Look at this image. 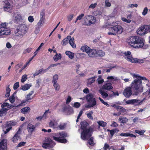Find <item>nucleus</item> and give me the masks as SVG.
<instances>
[{
    "label": "nucleus",
    "instance_id": "nucleus-1",
    "mask_svg": "<svg viewBox=\"0 0 150 150\" xmlns=\"http://www.w3.org/2000/svg\"><path fill=\"white\" fill-rule=\"evenodd\" d=\"M134 79L132 82V95L138 96L143 92L144 87L142 84V80L149 82V81L145 77H142L138 74L132 75Z\"/></svg>",
    "mask_w": 150,
    "mask_h": 150
},
{
    "label": "nucleus",
    "instance_id": "nucleus-2",
    "mask_svg": "<svg viewBox=\"0 0 150 150\" xmlns=\"http://www.w3.org/2000/svg\"><path fill=\"white\" fill-rule=\"evenodd\" d=\"M132 44V47L135 48H142L143 49H146L148 47V45H144L143 39L142 38L137 36H133Z\"/></svg>",
    "mask_w": 150,
    "mask_h": 150
},
{
    "label": "nucleus",
    "instance_id": "nucleus-3",
    "mask_svg": "<svg viewBox=\"0 0 150 150\" xmlns=\"http://www.w3.org/2000/svg\"><path fill=\"white\" fill-rule=\"evenodd\" d=\"M95 125H92L87 129L82 130L81 134V138L83 140H87L92 136Z\"/></svg>",
    "mask_w": 150,
    "mask_h": 150
},
{
    "label": "nucleus",
    "instance_id": "nucleus-4",
    "mask_svg": "<svg viewBox=\"0 0 150 150\" xmlns=\"http://www.w3.org/2000/svg\"><path fill=\"white\" fill-rule=\"evenodd\" d=\"M28 28L25 24H20L17 26L14 30L15 35L17 36H21L24 35L27 32Z\"/></svg>",
    "mask_w": 150,
    "mask_h": 150
},
{
    "label": "nucleus",
    "instance_id": "nucleus-5",
    "mask_svg": "<svg viewBox=\"0 0 150 150\" xmlns=\"http://www.w3.org/2000/svg\"><path fill=\"white\" fill-rule=\"evenodd\" d=\"M109 30L110 32L108 33V35H115L117 34H121L123 30L121 26L115 24L109 28Z\"/></svg>",
    "mask_w": 150,
    "mask_h": 150
},
{
    "label": "nucleus",
    "instance_id": "nucleus-6",
    "mask_svg": "<svg viewBox=\"0 0 150 150\" xmlns=\"http://www.w3.org/2000/svg\"><path fill=\"white\" fill-rule=\"evenodd\" d=\"M8 23L6 22L2 23L0 25V38L4 35H8L11 33L9 27L7 26Z\"/></svg>",
    "mask_w": 150,
    "mask_h": 150
},
{
    "label": "nucleus",
    "instance_id": "nucleus-7",
    "mask_svg": "<svg viewBox=\"0 0 150 150\" xmlns=\"http://www.w3.org/2000/svg\"><path fill=\"white\" fill-rule=\"evenodd\" d=\"M81 50L83 52H86L90 57H97V50L91 49L86 45L82 46L81 48Z\"/></svg>",
    "mask_w": 150,
    "mask_h": 150
},
{
    "label": "nucleus",
    "instance_id": "nucleus-8",
    "mask_svg": "<svg viewBox=\"0 0 150 150\" xmlns=\"http://www.w3.org/2000/svg\"><path fill=\"white\" fill-rule=\"evenodd\" d=\"M69 42L73 48H75L76 45L74 43V38H71V37L70 36H68L64 39L61 42V44L63 46L65 45Z\"/></svg>",
    "mask_w": 150,
    "mask_h": 150
},
{
    "label": "nucleus",
    "instance_id": "nucleus-9",
    "mask_svg": "<svg viewBox=\"0 0 150 150\" xmlns=\"http://www.w3.org/2000/svg\"><path fill=\"white\" fill-rule=\"evenodd\" d=\"M149 29V25H144L138 28L137 31V32L138 35H143L148 33Z\"/></svg>",
    "mask_w": 150,
    "mask_h": 150
},
{
    "label": "nucleus",
    "instance_id": "nucleus-10",
    "mask_svg": "<svg viewBox=\"0 0 150 150\" xmlns=\"http://www.w3.org/2000/svg\"><path fill=\"white\" fill-rule=\"evenodd\" d=\"M45 139V141L47 143H44L42 145V147L44 149L52 148L55 144L54 142L50 138H46Z\"/></svg>",
    "mask_w": 150,
    "mask_h": 150
},
{
    "label": "nucleus",
    "instance_id": "nucleus-11",
    "mask_svg": "<svg viewBox=\"0 0 150 150\" xmlns=\"http://www.w3.org/2000/svg\"><path fill=\"white\" fill-rule=\"evenodd\" d=\"M58 79V76L57 74H55L53 77L52 83L55 90L58 91L60 88V86L57 83Z\"/></svg>",
    "mask_w": 150,
    "mask_h": 150
},
{
    "label": "nucleus",
    "instance_id": "nucleus-12",
    "mask_svg": "<svg viewBox=\"0 0 150 150\" xmlns=\"http://www.w3.org/2000/svg\"><path fill=\"white\" fill-rule=\"evenodd\" d=\"M10 0H6L4 2L3 8L4 11H8L11 7Z\"/></svg>",
    "mask_w": 150,
    "mask_h": 150
},
{
    "label": "nucleus",
    "instance_id": "nucleus-13",
    "mask_svg": "<svg viewBox=\"0 0 150 150\" xmlns=\"http://www.w3.org/2000/svg\"><path fill=\"white\" fill-rule=\"evenodd\" d=\"M16 125V123L12 121L7 122L6 127H7V128L6 129V131H4V134H6L8 132L12 129V127L15 125Z\"/></svg>",
    "mask_w": 150,
    "mask_h": 150
},
{
    "label": "nucleus",
    "instance_id": "nucleus-14",
    "mask_svg": "<svg viewBox=\"0 0 150 150\" xmlns=\"http://www.w3.org/2000/svg\"><path fill=\"white\" fill-rule=\"evenodd\" d=\"M93 95L91 93H89L86 97V99L87 101L89 103H92L95 102V104H96V100L95 98H94Z\"/></svg>",
    "mask_w": 150,
    "mask_h": 150
},
{
    "label": "nucleus",
    "instance_id": "nucleus-15",
    "mask_svg": "<svg viewBox=\"0 0 150 150\" xmlns=\"http://www.w3.org/2000/svg\"><path fill=\"white\" fill-rule=\"evenodd\" d=\"M123 94L126 97H129L131 95V87L126 88L123 92Z\"/></svg>",
    "mask_w": 150,
    "mask_h": 150
},
{
    "label": "nucleus",
    "instance_id": "nucleus-16",
    "mask_svg": "<svg viewBox=\"0 0 150 150\" xmlns=\"http://www.w3.org/2000/svg\"><path fill=\"white\" fill-rule=\"evenodd\" d=\"M7 140L3 139L0 143V150H7Z\"/></svg>",
    "mask_w": 150,
    "mask_h": 150
},
{
    "label": "nucleus",
    "instance_id": "nucleus-17",
    "mask_svg": "<svg viewBox=\"0 0 150 150\" xmlns=\"http://www.w3.org/2000/svg\"><path fill=\"white\" fill-rule=\"evenodd\" d=\"M53 139L54 140L59 143H67V140L66 139L61 138V137H57L53 136Z\"/></svg>",
    "mask_w": 150,
    "mask_h": 150
},
{
    "label": "nucleus",
    "instance_id": "nucleus-18",
    "mask_svg": "<svg viewBox=\"0 0 150 150\" xmlns=\"http://www.w3.org/2000/svg\"><path fill=\"white\" fill-rule=\"evenodd\" d=\"M80 125H81V128L82 130L87 129L89 127H88L89 123L85 121L81 122L80 123Z\"/></svg>",
    "mask_w": 150,
    "mask_h": 150
},
{
    "label": "nucleus",
    "instance_id": "nucleus-19",
    "mask_svg": "<svg viewBox=\"0 0 150 150\" xmlns=\"http://www.w3.org/2000/svg\"><path fill=\"white\" fill-rule=\"evenodd\" d=\"M123 53L124 54L123 55L124 57L127 60L131 62V57L130 56V55L131 53V52L128 51L127 52H125Z\"/></svg>",
    "mask_w": 150,
    "mask_h": 150
},
{
    "label": "nucleus",
    "instance_id": "nucleus-20",
    "mask_svg": "<svg viewBox=\"0 0 150 150\" xmlns=\"http://www.w3.org/2000/svg\"><path fill=\"white\" fill-rule=\"evenodd\" d=\"M145 98H144L141 101L137 99H132V104L134 105L135 106L140 105L142 103L143 101L145 99Z\"/></svg>",
    "mask_w": 150,
    "mask_h": 150
},
{
    "label": "nucleus",
    "instance_id": "nucleus-21",
    "mask_svg": "<svg viewBox=\"0 0 150 150\" xmlns=\"http://www.w3.org/2000/svg\"><path fill=\"white\" fill-rule=\"evenodd\" d=\"M103 88L107 90H110L112 89L113 87L112 86V84L110 83H106L103 86Z\"/></svg>",
    "mask_w": 150,
    "mask_h": 150
},
{
    "label": "nucleus",
    "instance_id": "nucleus-22",
    "mask_svg": "<svg viewBox=\"0 0 150 150\" xmlns=\"http://www.w3.org/2000/svg\"><path fill=\"white\" fill-rule=\"evenodd\" d=\"M35 127L34 125L31 123H29L27 126L28 132L30 133L33 132L35 129Z\"/></svg>",
    "mask_w": 150,
    "mask_h": 150
},
{
    "label": "nucleus",
    "instance_id": "nucleus-23",
    "mask_svg": "<svg viewBox=\"0 0 150 150\" xmlns=\"http://www.w3.org/2000/svg\"><path fill=\"white\" fill-rule=\"evenodd\" d=\"M21 18V15L16 14L15 15L14 21L15 23H18L20 21Z\"/></svg>",
    "mask_w": 150,
    "mask_h": 150
},
{
    "label": "nucleus",
    "instance_id": "nucleus-24",
    "mask_svg": "<svg viewBox=\"0 0 150 150\" xmlns=\"http://www.w3.org/2000/svg\"><path fill=\"white\" fill-rule=\"evenodd\" d=\"M18 131L15 134L13 137L12 138V141L14 143H16L17 142L18 139L20 138V136L18 133Z\"/></svg>",
    "mask_w": 150,
    "mask_h": 150
},
{
    "label": "nucleus",
    "instance_id": "nucleus-25",
    "mask_svg": "<svg viewBox=\"0 0 150 150\" xmlns=\"http://www.w3.org/2000/svg\"><path fill=\"white\" fill-rule=\"evenodd\" d=\"M31 85L29 84H26L21 86V88L23 91H26L30 88Z\"/></svg>",
    "mask_w": 150,
    "mask_h": 150
},
{
    "label": "nucleus",
    "instance_id": "nucleus-26",
    "mask_svg": "<svg viewBox=\"0 0 150 150\" xmlns=\"http://www.w3.org/2000/svg\"><path fill=\"white\" fill-rule=\"evenodd\" d=\"M16 92H15L13 93L9 97V100L10 103H13L15 101V95L16 94Z\"/></svg>",
    "mask_w": 150,
    "mask_h": 150
},
{
    "label": "nucleus",
    "instance_id": "nucleus-27",
    "mask_svg": "<svg viewBox=\"0 0 150 150\" xmlns=\"http://www.w3.org/2000/svg\"><path fill=\"white\" fill-rule=\"evenodd\" d=\"M107 79L110 80V81L112 83L115 82L118 80L117 77H114L113 76H108L107 77Z\"/></svg>",
    "mask_w": 150,
    "mask_h": 150
},
{
    "label": "nucleus",
    "instance_id": "nucleus-28",
    "mask_svg": "<svg viewBox=\"0 0 150 150\" xmlns=\"http://www.w3.org/2000/svg\"><path fill=\"white\" fill-rule=\"evenodd\" d=\"M30 108L29 107H26L21 109V111L22 113L25 114L28 112H30Z\"/></svg>",
    "mask_w": 150,
    "mask_h": 150
},
{
    "label": "nucleus",
    "instance_id": "nucleus-29",
    "mask_svg": "<svg viewBox=\"0 0 150 150\" xmlns=\"http://www.w3.org/2000/svg\"><path fill=\"white\" fill-rule=\"evenodd\" d=\"M69 111L71 112H73V110L72 108H71V107L69 106H65L63 107L62 108V111L64 112H66L67 111Z\"/></svg>",
    "mask_w": 150,
    "mask_h": 150
},
{
    "label": "nucleus",
    "instance_id": "nucleus-30",
    "mask_svg": "<svg viewBox=\"0 0 150 150\" xmlns=\"http://www.w3.org/2000/svg\"><path fill=\"white\" fill-rule=\"evenodd\" d=\"M119 120L121 123H126L128 120V119L126 117L122 116H120L119 118Z\"/></svg>",
    "mask_w": 150,
    "mask_h": 150
},
{
    "label": "nucleus",
    "instance_id": "nucleus-31",
    "mask_svg": "<svg viewBox=\"0 0 150 150\" xmlns=\"http://www.w3.org/2000/svg\"><path fill=\"white\" fill-rule=\"evenodd\" d=\"M61 58V54H58L57 53H56V54L53 57V59L55 62H57L58 60L60 59Z\"/></svg>",
    "mask_w": 150,
    "mask_h": 150
},
{
    "label": "nucleus",
    "instance_id": "nucleus-32",
    "mask_svg": "<svg viewBox=\"0 0 150 150\" xmlns=\"http://www.w3.org/2000/svg\"><path fill=\"white\" fill-rule=\"evenodd\" d=\"M91 20H89L88 23H87V25H90L91 24H94L96 22V20L93 16H91Z\"/></svg>",
    "mask_w": 150,
    "mask_h": 150
},
{
    "label": "nucleus",
    "instance_id": "nucleus-33",
    "mask_svg": "<svg viewBox=\"0 0 150 150\" xmlns=\"http://www.w3.org/2000/svg\"><path fill=\"white\" fill-rule=\"evenodd\" d=\"M65 54L68 56L71 59L73 58L74 55V53L68 51H66L65 52Z\"/></svg>",
    "mask_w": 150,
    "mask_h": 150
},
{
    "label": "nucleus",
    "instance_id": "nucleus-34",
    "mask_svg": "<svg viewBox=\"0 0 150 150\" xmlns=\"http://www.w3.org/2000/svg\"><path fill=\"white\" fill-rule=\"evenodd\" d=\"M96 53H97V57H102L105 54V52L101 50H97Z\"/></svg>",
    "mask_w": 150,
    "mask_h": 150
},
{
    "label": "nucleus",
    "instance_id": "nucleus-35",
    "mask_svg": "<svg viewBox=\"0 0 150 150\" xmlns=\"http://www.w3.org/2000/svg\"><path fill=\"white\" fill-rule=\"evenodd\" d=\"M94 138L93 137H91L87 140L89 144L92 146H93L94 145Z\"/></svg>",
    "mask_w": 150,
    "mask_h": 150
},
{
    "label": "nucleus",
    "instance_id": "nucleus-36",
    "mask_svg": "<svg viewBox=\"0 0 150 150\" xmlns=\"http://www.w3.org/2000/svg\"><path fill=\"white\" fill-rule=\"evenodd\" d=\"M9 85H8L6 88L5 96L6 97H8L10 96V93L11 91V89L9 88Z\"/></svg>",
    "mask_w": 150,
    "mask_h": 150
},
{
    "label": "nucleus",
    "instance_id": "nucleus-37",
    "mask_svg": "<svg viewBox=\"0 0 150 150\" xmlns=\"http://www.w3.org/2000/svg\"><path fill=\"white\" fill-rule=\"evenodd\" d=\"M143 61L137 58H134L132 57V63H141L143 62Z\"/></svg>",
    "mask_w": 150,
    "mask_h": 150
},
{
    "label": "nucleus",
    "instance_id": "nucleus-38",
    "mask_svg": "<svg viewBox=\"0 0 150 150\" xmlns=\"http://www.w3.org/2000/svg\"><path fill=\"white\" fill-rule=\"evenodd\" d=\"M95 78L96 77L94 76L88 79V83L89 85H91L92 83H94L95 81Z\"/></svg>",
    "mask_w": 150,
    "mask_h": 150
},
{
    "label": "nucleus",
    "instance_id": "nucleus-39",
    "mask_svg": "<svg viewBox=\"0 0 150 150\" xmlns=\"http://www.w3.org/2000/svg\"><path fill=\"white\" fill-rule=\"evenodd\" d=\"M118 107L117 110L119 111V112H120L121 113L122 112L124 113L125 112L126 110L124 108L120 106H119Z\"/></svg>",
    "mask_w": 150,
    "mask_h": 150
},
{
    "label": "nucleus",
    "instance_id": "nucleus-40",
    "mask_svg": "<svg viewBox=\"0 0 150 150\" xmlns=\"http://www.w3.org/2000/svg\"><path fill=\"white\" fill-rule=\"evenodd\" d=\"M98 124L100 126L102 127H105L107 125V123L106 122L103 121H99L97 122Z\"/></svg>",
    "mask_w": 150,
    "mask_h": 150
},
{
    "label": "nucleus",
    "instance_id": "nucleus-41",
    "mask_svg": "<svg viewBox=\"0 0 150 150\" xmlns=\"http://www.w3.org/2000/svg\"><path fill=\"white\" fill-rule=\"evenodd\" d=\"M116 130H117V131H119V130L118 129H111V130L107 129V131L110 132V134L111 135V137H112L114 135V134L115 133Z\"/></svg>",
    "mask_w": 150,
    "mask_h": 150
},
{
    "label": "nucleus",
    "instance_id": "nucleus-42",
    "mask_svg": "<svg viewBox=\"0 0 150 150\" xmlns=\"http://www.w3.org/2000/svg\"><path fill=\"white\" fill-rule=\"evenodd\" d=\"M59 135L60 136L61 138H65L66 137H67V133L64 132H62L59 133Z\"/></svg>",
    "mask_w": 150,
    "mask_h": 150
},
{
    "label": "nucleus",
    "instance_id": "nucleus-43",
    "mask_svg": "<svg viewBox=\"0 0 150 150\" xmlns=\"http://www.w3.org/2000/svg\"><path fill=\"white\" fill-rule=\"evenodd\" d=\"M97 81L98 84H101L104 81V80L102 78V76L100 75L99 76Z\"/></svg>",
    "mask_w": 150,
    "mask_h": 150
},
{
    "label": "nucleus",
    "instance_id": "nucleus-44",
    "mask_svg": "<svg viewBox=\"0 0 150 150\" xmlns=\"http://www.w3.org/2000/svg\"><path fill=\"white\" fill-rule=\"evenodd\" d=\"M100 93L104 98H107L108 96V94L106 92L102 91H100Z\"/></svg>",
    "mask_w": 150,
    "mask_h": 150
},
{
    "label": "nucleus",
    "instance_id": "nucleus-45",
    "mask_svg": "<svg viewBox=\"0 0 150 150\" xmlns=\"http://www.w3.org/2000/svg\"><path fill=\"white\" fill-rule=\"evenodd\" d=\"M93 113V112L92 111H90L89 113L86 114L87 117L91 120H93V117L92 116V115Z\"/></svg>",
    "mask_w": 150,
    "mask_h": 150
},
{
    "label": "nucleus",
    "instance_id": "nucleus-46",
    "mask_svg": "<svg viewBox=\"0 0 150 150\" xmlns=\"http://www.w3.org/2000/svg\"><path fill=\"white\" fill-rule=\"evenodd\" d=\"M40 18L44 19H45V10H43L40 13Z\"/></svg>",
    "mask_w": 150,
    "mask_h": 150
},
{
    "label": "nucleus",
    "instance_id": "nucleus-47",
    "mask_svg": "<svg viewBox=\"0 0 150 150\" xmlns=\"http://www.w3.org/2000/svg\"><path fill=\"white\" fill-rule=\"evenodd\" d=\"M145 132V131L142 130L140 131L136 130H135V133H137L140 135H143Z\"/></svg>",
    "mask_w": 150,
    "mask_h": 150
},
{
    "label": "nucleus",
    "instance_id": "nucleus-48",
    "mask_svg": "<svg viewBox=\"0 0 150 150\" xmlns=\"http://www.w3.org/2000/svg\"><path fill=\"white\" fill-rule=\"evenodd\" d=\"M120 136L125 137H127L129 136L131 137V134L129 133H122L120 134Z\"/></svg>",
    "mask_w": 150,
    "mask_h": 150
},
{
    "label": "nucleus",
    "instance_id": "nucleus-49",
    "mask_svg": "<svg viewBox=\"0 0 150 150\" xmlns=\"http://www.w3.org/2000/svg\"><path fill=\"white\" fill-rule=\"evenodd\" d=\"M66 125L65 123L63 125L60 124L58 126V127L59 128L60 130H62L64 129L66 127Z\"/></svg>",
    "mask_w": 150,
    "mask_h": 150
},
{
    "label": "nucleus",
    "instance_id": "nucleus-50",
    "mask_svg": "<svg viewBox=\"0 0 150 150\" xmlns=\"http://www.w3.org/2000/svg\"><path fill=\"white\" fill-rule=\"evenodd\" d=\"M19 82H17L15 83L14 84L13 86V88L14 90H16L19 87Z\"/></svg>",
    "mask_w": 150,
    "mask_h": 150
},
{
    "label": "nucleus",
    "instance_id": "nucleus-51",
    "mask_svg": "<svg viewBox=\"0 0 150 150\" xmlns=\"http://www.w3.org/2000/svg\"><path fill=\"white\" fill-rule=\"evenodd\" d=\"M48 69L47 68L46 69H44L43 68L41 69L38 70L39 72H40V74H44L45 73L47 70Z\"/></svg>",
    "mask_w": 150,
    "mask_h": 150
},
{
    "label": "nucleus",
    "instance_id": "nucleus-52",
    "mask_svg": "<svg viewBox=\"0 0 150 150\" xmlns=\"http://www.w3.org/2000/svg\"><path fill=\"white\" fill-rule=\"evenodd\" d=\"M32 49V48H28L24 50L23 53L24 54H26L27 53H29L31 52Z\"/></svg>",
    "mask_w": 150,
    "mask_h": 150
},
{
    "label": "nucleus",
    "instance_id": "nucleus-53",
    "mask_svg": "<svg viewBox=\"0 0 150 150\" xmlns=\"http://www.w3.org/2000/svg\"><path fill=\"white\" fill-rule=\"evenodd\" d=\"M27 76L26 75H23L22 77V79L21 81L22 82H24L27 79Z\"/></svg>",
    "mask_w": 150,
    "mask_h": 150
},
{
    "label": "nucleus",
    "instance_id": "nucleus-54",
    "mask_svg": "<svg viewBox=\"0 0 150 150\" xmlns=\"http://www.w3.org/2000/svg\"><path fill=\"white\" fill-rule=\"evenodd\" d=\"M90 104H88L85 106L86 108H91V107H93L95 106L96 104H95V102H94L93 103H89Z\"/></svg>",
    "mask_w": 150,
    "mask_h": 150
},
{
    "label": "nucleus",
    "instance_id": "nucleus-55",
    "mask_svg": "<svg viewBox=\"0 0 150 150\" xmlns=\"http://www.w3.org/2000/svg\"><path fill=\"white\" fill-rule=\"evenodd\" d=\"M148 11V9L147 8V7H145L144 8V9L143 11L142 12V15L144 16L146 15Z\"/></svg>",
    "mask_w": 150,
    "mask_h": 150
},
{
    "label": "nucleus",
    "instance_id": "nucleus-56",
    "mask_svg": "<svg viewBox=\"0 0 150 150\" xmlns=\"http://www.w3.org/2000/svg\"><path fill=\"white\" fill-rule=\"evenodd\" d=\"M122 21L124 22H125L127 23H130L131 21L129 19H127L125 18L122 17Z\"/></svg>",
    "mask_w": 150,
    "mask_h": 150
},
{
    "label": "nucleus",
    "instance_id": "nucleus-57",
    "mask_svg": "<svg viewBox=\"0 0 150 150\" xmlns=\"http://www.w3.org/2000/svg\"><path fill=\"white\" fill-rule=\"evenodd\" d=\"M26 144V142H20L17 145V147H21L24 146L25 144Z\"/></svg>",
    "mask_w": 150,
    "mask_h": 150
},
{
    "label": "nucleus",
    "instance_id": "nucleus-58",
    "mask_svg": "<svg viewBox=\"0 0 150 150\" xmlns=\"http://www.w3.org/2000/svg\"><path fill=\"white\" fill-rule=\"evenodd\" d=\"M81 105L78 102H75L74 104V106L75 108H78Z\"/></svg>",
    "mask_w": 150,
    "mask_h": 150
},
{
    "label": "nucleus",
    "instance_id": "nucleus-59",
    "mask_svg": "<svg viewBox=\"0 0 150 150\" xmlns=\"http://www.w3.org/2000/svg\"><path fill=\"white\" fill-rule=\"evenodd\" d=\"M40 28L36 26V27L35 28L34 31V33L35 34H37L39 33L40 30Z\"/></svg>",
    "mask_w": 150,
    "mask_h": 150
},
{
    "label": "nucleus",
    "instance_id": "nucleus-60",
    "mask_svg": "<svg viewBox=\"0 0 150 150\" xmlns=\"http://www.w3.org/2000/svg\"><path fill=\"white\" fill-rule=\"evenodd\" d=\"M9 104L8 103H4L3 104L1 105V107L2 108H4L6 107L9 106Z\"/></svg>",
    "mask_w": 150,
    "mask_h": 150
},
{
    "label": "nucleus",
    "instance_id": "nucleus-61",
    "mask_svg": "<svg viewBox=\"0 0 150 150\" xmlns=\"http://www.w3.org/2000/svg\"><path fill=\"white\" fill-rule=\"evenodd\" d=\"M84 15L83 13H81V15H79L77 17V20H80L84 16Z\"/></svg>",
    "mask_w": 150,
    "mask_h": 150
},
{
    "label": "nucleus",
    "instance_id": "nucleus-62",
    "mask_svg": "<svg viewBox=\"0 0 150 150\" xmlns=\"http://www.w3.org/2000/svg\"><path fill=\"white\" fill-rule=\"evenodd\" d=\"M104 150H107L108 149H110V146L109 144L107 143H105L104 147Z\"/></svg>",
    "mask_w": 150,
    "mask_h": 150
},
{
    "label": "nucleus",
    "instance_id": "nucleus-63",
    "mask_svg": "<svg viewBox=\"0 0 150 150\" xmlns=\"http://www.w3.org/2000/svg\"><path fill=\"white\" fill-rule=\"evenodd\" d=\"M97 4L96 3H95L93 4H92L89 6V8H91L93 9L96 6Z\"/></svg>",
    "mask_w": 150,
    "mask_h": 150
},
{
    "label": "nucleus",
    "instance_id": "nucleus-64",
    "mask_svg": "<svg viewBox=\"0 0 150 150\" xmlns=\"http://www.w3.org/2000/svg\"><path fill=\"white\" fill-rule=\"evenodd\" d=\"M28 20L29 22L32 23L34 21V19L33 16H30L28 17Z\"/></svg>",
    "mask_w": 150,
    "mask_h": 150
}]
</instances>
